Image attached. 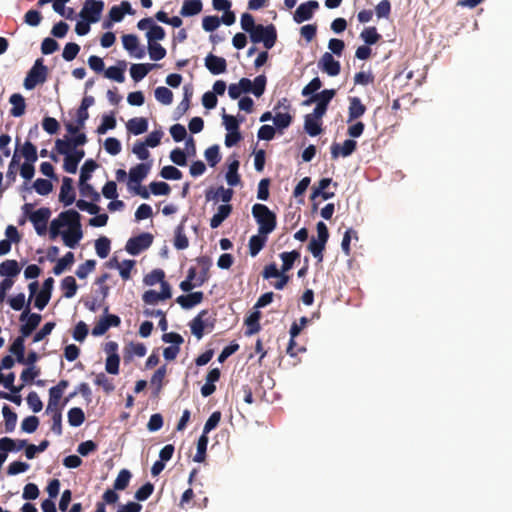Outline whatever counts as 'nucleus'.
<instances>
[{
    "label": "nucleus",
    "mask_w": 512,
    "mask_h": 512,
    "mask_svg": "<svg viewBox=\"0 0 512 512\" xmlns=\"http://www.w3.org/2000/svg\"><path fill=\"white\" fill-rule=\"evenodd\" d=\"M266 83L265 75H259L253 81L248 78H241L238 83L229 85L228 95L232 99H238L242 93H252L256 97H260L265 91Z\"/></svg>",
    "instance_id": "1"
},
{
    "label": "nucleus",
    "mask_w": 512,
    "mask_h": 512,
    "mask_svg": "<svg viewBox=\"0 0 512 512\" xmlns=\"http://www.w3.org/2000/svg\"><path fill=\"white\" fill-rule=\"evenodd\" d=\"M252 215L258 224V232L260 234L269 235L277 225L276 214L264 204H254L252 207Z\"/></svg>",
    "instance_id": "2"
},
{
    "label": "nucleus",
    "mask_w": 512,
    "mask_h": 512,
    "mask_svg": "<svg viewBox=\"0 0 512 512\" xmlns=\"http://www.w3.org/2000/svg\"><path fill=\"white\" fill-rule=\"evenodd\" d=\"M249 35L253 43L262 42L266 49H271L277 40V31L273 24L268 26L258 24Z\"/></svg>",
    "instance_id": "3"
},
{
    "label": "nucleus",
    "mask_w": 512,
    "mask_h": 512,
    "mask_svg": "<svg viewBox=\"0 0 512 512\" xmlns=\"http://www.w3.org/2000/svg\"><path fill=\"white\" fill-rule=\"evenodd\" d=\"M215 318L209 316L208 310L200 311L196 317L190 322V329L192 334L200 340L205 333L211 332L214 329Z\"/></svg>",
    "instance_id": "4"
},
{
    "label": "nucleus",
    "mask_w": 512,
    "mask_h": 512,
    "mask_svg": "<svg viewBox=\"0 0 512 512\" xmlns=\"http://www.w3.org/2000/svg\"><path fill=\"white\" fill-rule=\"evenodd\" d=\"M47 74L48 69L43 64V60L41 58L37 59L24 79V87L27 90L34 89L38 84H42L46 81Z\"/></svg>",
    "instance_id": "5"
},
{
    "label": "nucleus",
    "mask_w": 512,
    "mask_h": 512,
    "mask_svg": "<svg viewBox=\"0 0 512 512\" xmlns=\"http://www.w3.org/2000/svg\"><path fill=\"white\" fill-rule=\"evenodd\" d=\"M78 212L74 209H69L61 212L57 218L53 219L50 224L49 237L51 240L56 239L61 235V228L69 226L74 218L77 219Z\"/></svg>",
    "instance_id": "6"
},
{
    "label": "nucleus",
    "mask_w": 512,
    "mask_h": 512,
    "mask_svg": "<svg viewBox=\"0 0 512 512\" xmlns=\"http://www.w3.org/2000/svg\"><path fill=\"white\" fill-rule=\"evenodd\" d=\"M64 244L69 248H75L79 241L83 238L81 225V215L78 213L77 219L74 218L67 230L61 233Z\"/></svg>",
    "instance_id": "7"
},
{
    "label": "nucleus",
    "mask_w": 512,
    "mask_h": 512,
    "mask_svg": "<svg viewBox=\"0 0 512 512\" xmlns=\"http://www.w3.org/2000/svg\"><path fill=\"white\" fill-rule=\"evenodd\" d=\"M19 320L21 322H24L19 329L20 334L23 335V337L30 336L33 331L39 326L42 317L38 313H31L30 312V305L29 302L26 304L25 309L21 313Z\"/></svg>",
    "instance_id": "8"
},
{
    "label": "nucleus",
    "mask_w": 512,
    "mask_h": 512,
    "mask_svg": "<svg viewBox=\"0 0 512 512\" xmlns=\"http://www.w3.org/2000/svg\"><path fill=\"white\" fill-rule=\"evenodd\" d=\"M104 9V2L101 0H85L80 17L88 23H96L100 20Z\"/></svg>",
    "instance_id": "9"
},
{
    "label": "nucleus",
    "mask_w": 512,
    "mask_h": 512,
    "mask_svg": "<svg viewBox=\"0 0 512 512\" xmlns=\"http://www.w3.org/2000/svg\"><path fill=\"white\" fill-rule=\"evenodd\" d=\"M153 242V235L150 233H142L138 236L130 238L126 243V251L130 255H138L143 250L148 249Z\"/></svg>",
    "instance_id": "10"
},
{
    "label": "nucleus",
    "mask_w": 512,
    "mask_h": 512,
    "mask_svg": "<svg viewBox=\"0 0 512 512\" xmlns=\"http://www.w3.org/2000/svg\"><path fill=\"white\" fill-rule=\"evenodd\" d=\"M50 217L51 210L48 207H41L30 215L29 220L32 222L34 229L39 236L46 234L47 224Z\"/></svg>",
    "instance_id": "11"
},
{
    "label": "nucleus",
    "mask_w": 512,
    "mask_h": 512,
    "mask_svg": "<svg viewBox=\"0 0 512 512\" xmlns=\"http://www.w3.org/2000/svg\"><path fill=\"white\" fill-rule=\"evenodd\" d=\"M68 386L69 381L62 379L58 382L56 386H53L49 389V400L46 411L62 409V405H60V400Z\"/></svg>",
    "instance_id": "12"
},
{
    "label": "nucleus",
    "mask_w": 512,
    "mask_h": 512,
    "mask_svg": "<svg viewBox=\"0 0 512 512\" xmlns=\"http://www.w3.org/2000/svg\"><path fill=\"white\" fill-rule=\"evenodd\" d=\"M319 8V3L315 0H310L300 4L294 12L293 19L296 23L300 24L312 18L314 11Z\"/></svg>",
    "instance_id": "13"
},
{
    "label": "nucleus",
    "mask_w": 512,
    "mask_h": 512,
    "mask_svg": "<svg viewBox=\"0 0 512 512\" xmlns=\"http://www.w3.org/2000/svg\"><path fill=\"white\" fill-rule=\"evenodd\" d=\"M121 323L120 317L114 314H107L102 317L93 327L92 335L101 336L107 332L110 327H118Z\"/></svg>",
    "instance_id": "14"
},
{
    "label": "nucleus",
    "mask_w": 512,
    "mask_h": 512,
    "mask_svg": "<svg viewBox=\"0 0 512 512\" xmlns=\"http://www.w3.org/2000/svg\"><path fill=\"white\" fill-rule=\"evenodd\" d=\"M319 68L329 76H337L341 71L340 62L335 60L333 55L325 52L318 62Z\"/></svg>",
    "instance_id": "15"
},
{
    "label": "nucleus",
    "mask_w": 512,
    "mask_h": 512,
    "mask_svg": "<svg viewBox=\"0 0 512 512\" xmlns=\"http://www.w3.org/2000/svg\"><path fill=\"white\" fill-rule=\"evenodd\" d=\"M151 162L147 163H139L136 166L132 167L129 170V182L128 186L130 185H137L141 184V182L147 177L150 169H151Z\"/></svg>",
    "instance_id": "16"
},
{
    "label": "nucleus",
    "mask_w": 512,
    "mask_h": 512,
    "mask_svg": "<svg viewBox=\"0 0 512 512\" xmlns=\"http://www.w3.org/2000/svg\"><path fill=\"white\" fill-rule=\"evenodd\" d=\"M205 67L213 75H219L227 70V61L225 58L216 56L212 53L205 57Z\"/></svg>",
    "instance_id": "17"
},
{
    "label": "nucleus",
    "mask_w": 512,
    "mask_h": 512,
    "mask_svg": "<svg viewBox=\"0 0 512 512\" xmlns=\"http://www.w3.org/2000/svg\"><path fill=\"white\" fill-rule=\"evenodd\" d=\"M123 47L134 57L141 59L145 56L144 48L139 47L138 37L134 34L122 36Z\"/></svg>",
    "instance_id": "18"
},
{
    "label": "nucleus",
    "mask_w": 512,
    "mask_h": 512,
    "mask_svg": "<svg viewBox=\"0 0 512 512\" xmlns=\"http://www.w3.org/2000/svg\"><path fill=\"white\" fill-rule=\"evenodd\" d=\"M75 197L73 180L69 177H64L60 188L59 201L63 203L64 206H69L74 203Z\"/></svg>",
    "instance_id": "19"
},
{
    "label": "nucleus",
    "mask_w": 512,
    "mask_h": 512,
    "mask_svg": "<svg viewBox=\"0 0 512 512\" xmlns=\"http://www.w3.org/2000/svg\"><path fill=\"white\" fill-rule=\"evenodd\" d=\"M356 148L357 142L352 139L345 140L342 145L333 143L331 146L332 158L336 159L339 156L348 157L356 150Z\"/></svg>",
    "instance_id": "20"
},
{
    "label": "nucleus",
    "mask_w": 512,
    "mask_h": 512,
    "mask_svg": "<svg viewBox=\"0 0 512 512\" xmlns=\"http://www.w3.org/2000/svg\"><path fill=\"white\" fill-rule=\"evenodd\" d=\"M204 294L201 291L192 292L187 295H180L177 297L176 302L183 309H191L203 301Z\"/></svg>",
    "instance_id": "21"
},
{
    "label": "nucleus",
    "mask_w": 512,
    "mask_h": 512,
    "mask_svg": "<svg viewBox=\"0 0 512 512\" xmlns=\"http://www.w3.org/2000/svg\"><path fill=\"white\" fill-rule=\"evenodd\" d=\"M200 272L196 279V285L202 286L210 278L209 270L212 266V260L208 256H200L196 259Z\"/></svg>",
    "instance_id": "22"
},
{
    "label": "nucleus",
    "mask_w": 512,
    "mask_h": 512,
    "mask_svg": "<svg viewBox=\"0 0 512 512\" xmlns=\"http://www.w3.org/2000/svg\"><path fill=\"white\" fill-rule=\"evenodd\" d=\"M127 63L124 60H120L117 62L116 66H110L104 71V76L110 80L116 81L118 83H123L125 81L124 72L126 70Z\"/></svg>",
    "instance_id": "23"
},
{
    "label": "nucleus",
    "mask_w": 512,
    "mask_h": 512,
    "mask_svg": "<svg viewBox=\"0 0 512 512\" xmlns=\"http://www.w3.org/2000/svg\"><path fill=\"white\" fill-rule=\"evenodd\" d=\"M233 190L230 188H224L223 186L218 187L216 190L209 189L205 192V198L207 201H218L221 199L224 203L231 201L233 197Z\"/></svg>",
    "instance_id": "24"
},
{
    "label": "nucleus",
    "mask_w": 512,
    "mask_h": 512,
    "mask_svg": "<svg viewBox=\"0 0 512 512\" xmlns=\"http://www.w3.org/2000/svg\"><path fill=\"white\" fill-rule=\"evenodd\" d=\"M335 94L336 91L334 89H325L319 93L313 94L309 99L303 102V105L308 106L316 102L328 107V104L334 98Z\"/></svg>",
    "instance_id": "25"
},
{
    "label": "nucleus",
    "mask_w": 512,
    "mask_h": 512,
    "mask_svg": "<svg viewBox=\"0 0 512 512\" xmlns=\"http://www.w3.org/2000/svg\"><path fill=\"white\" fill-rule=\"evenodd\" d=\"M366 112V106L361 102L358 97H351L349 99L348 108V122L360 118Z\"/></svg>",
    "instance_id": "26"
},
{
    "label": "nucleus",
    "mask_w": 512,
    "mask_h": 512,
    "mask_svg": "<svg viewBox=\"0 0 512 512\" xmlns=\"http://www.w3.org/2000/svg\"><path fill=\"white\" fill-rule=\"evenodd\" d=\"M157 64L140 63L132 64L130 67V75L135 82L141 81Z\"/></svg>",
    "instance_id": "27"
},
{
    "label": "nucleus",
    "mask_w": 512,
    "mask_h": 512,
    "mask_svg": "<svg viewBox=\"0 0 512 512\" xmlns=\"http://www.w3.org/2000/svg\"><path fill=\"white\" fill-rule=\"evenodd\" d=\"M332 183L331 178H322L318 182V186L313 188L311 199H315L316 197H322L324 200H328L334 197L335 193L326 191V188Z\"/></svg>",
    "instance_id": "28"
},
{
    "label": "nucleus",
    "mask_w": 512,
    "mask_h": 512,
    "mask_svg": "<svg viewBox=\"0 0 512 512\" xmlns=\"http://www.w3.org/2000/svg\"><path fill=\"white\" fill-rule=\"evenodd\" d=\"M232 212V206L230 204H222L218 207L217 212L210 219L211 228L215 229L219 227L223 221L229 217Z\"/></svg>",
    "instance_id": "29"
},
{
    "label": "nucleus",
    "mask_w": 512,
    "mask_h": 512,
    "mask_svg": "<svg viewBox=\"0 0 512 512\" xmlns=\"http://www.w3.org/2000/svg\"><path fill=\"white\" fill-rule=\"evenodd\" d=\"M126 127L130 133L140 135L147 131L148 120L144 117H135L127 122Z\"/></svg>",
    "instance_id": "30"
},
{
    "label": "nucleus",
    "mask_w": 512,
    "mask_h": 512,
    "mask_svg": "<svg viewBox=\"0 0 512 512\" xmlns=\"http://www.w3.org/2000/svg\"><path fill=\"white\" fill-rule=\"evenodd\" d=\"M203 5L201 0H184L180 14L183 17H190L199 14Z\"/></svg>",
    "instance_id": "31"
},
{
    "label": "nucleus",
    "mask_w": 512,
    "mask_h": 512,
    "mask_svg": "<svg viewBox=\"0 0 512 512\" xmlns=\"http://www.w3.org/2000/svg\"><path fill=\"white\" fill-rule=\"evenodd\" d=\"M9 102L12 104V108L10 110V114L13 117H20L25 113V99L19 94L15 93L10 96Z\"/></svg>",
    "instance_id": "32"
},
{
    "label": "nucleus",
    "mask_w": 512,
    "mask_h": 512,
    "mask_svg": "<svg viewBox=\"0 0 512 512\" xmlns=\"http://www.w3.org/2000/svg\"><path fill=\"white\" fill-rule=\"evenodd\" d=\"M21 268L16 260L8 259L0 264V276L13 278L17 276Z\"/></svg>",
    "instance_id": "33"
},
{
    "label": "nucleus",
    "mask_w": 512,
    "mask_h": 512,
    "mask_svg": "<svg viewBox=\"0 0 512 512\" xmlns=\"http://www.w3.org/2000/svg\"><path fill=\"white\" fill-rule=\"evenodd\" d=\"M19 158L23 157L25 162L35 163L38 159L37 147L30 141H26L21 149H18Z\"/></svg>",
    "instance_id": "34"
},
{
    "label": "nucleus",
    "mask_w": 512,
    "mask_h": 512,
    "mask_svg": "<svg viewBox=\"0 0 512 512\" xmlns=\"http://www.w3.org/2000/svg\"><path fill=\"white\" fill-rule=\"evenodd\" d=\"M267 236L268 235L260 234L258 232L257 235H253L250 237L248 246L249 253L252 257L258 255V253L263 249L267 241Z\"/></svg>",
    "instance_id": "35"
},
{
    "label": "nucleus",
    "mask_w": 512,
    "mask_h": 512,
    "mask_svg": "<svg viewBox=\"0 0 512 512\" xmlns=\"http://www.w3.org/2000/svg\"><path fill=\"white\" fill-rule=\"evenodd\" d=\"M26 440H14L9 437H3L0 439V451L2 452H11L14 450H21L22 448H26L27 446Z\"/></svg>",
    "instance_id": "36"
},
{
    "label": "nucleus",
    "mask_w": 512,
    "mask_h": 512,
    "mask_svg": "<svg viewBox=\"0 0 512 512\" xmlns=\"http://www.w3.org/2000/svg\"><path fill=\"white\" fill-rule=\"evenodd\" d=\"M25 338L22 334L14 339L12 344L9 346V352L16 356L17 362H22L24 360L25 354Z\"/></svg>",
    "instance_id": "37"
},
{
    "label": "nucleus",
    "mask_w": 512,
    "mask_h": 512,
    "mask_svg": "<svg viewBox=\"0 0 512 512\" xmlns=\"http://www.w3.org/2000/svg\"><path fill=\"white\" fill-rule=\"evenodd\" d=\"M184 221L175 229L174 247L178 250H184L189 246V240L184 232Z\"/></svg>",
    "instance_id": "38"
},
{
    "label": "nucleus",
    "mask_w": 512,
    "mask_h": 512,
    "mask_svg": "<svg viewBox=\"0 0 512 512\" xmlns=\"http://www.w3.org/2000/svg\"><path fill=\"white\" fill-rule=\"evenodd\" d=\"M321 125H322L321 120L314 119L309 115L305 116L304 130L308 135H310L312 137L319 135L322 132Z\"/></svg>",
    "instance_id": "39"
},
{
    "label": "nucleus",
    "mask_w": 512,
    "mask_h": 512,
    "mask_svg": "<svg viewBox=\"0 0 512 512\" xmlns=\"http://www.w3.org/2000/svg\"><path fill=\"white\" fill-rule=\"evenodd\" d=\"M260 318L261 313L259 311H255L245 319V325L247 326V330L245 332L246 335L250 336L260 331Z\"/></svg>",
    "instance_id": "40"
},
{
    "label": "nucleus",
    "mask_w": 512,
    "mask_h": 512,
    "mask_svg": "<svg viewBox=\"0 0 512 512\" xmlns=\"http://www.w3.org/2000/svg\"><path fill=\"white\" fill-rule=\"evenodd\" d=\"M280 258L283 262L281 272L287 273L292 269L294 262L300 258V253L297 250H293L291 252H282L280 254Z\"/></svg>",
    "instance_id": "41"
},
{
    "label": "nucleus",
    "mask_w": 512,
    "mask_h": 512,
    "mask_svg": "<svg viewBox=\"0 0 512 512\" xmlns=\"http://www.w3.org/2000/svg\"><path fill=\"white\" fill-rule=\"evenodd\" d=\"M78 285L73 276H66L61 281V289L65 298H72L77 292Z\"/></svg>",
    "instance_id": "42"
},
{
    "label": "nucleus",
    "mask_w": 512,
    "mask_h": 512,
    "mask_svg": "<svg viewBox=\"0 0 512 512\" xmlns=\"http://www.w3.org/2000/svg\"><path fill=\"white\" fill-rule=\"evenodd\" d=\"M2 414L5 420V431L8 433L14 431L17 422V414L13 412L8 405L3 406Z\"/></svg>",
    "instance_id": "43"
},
{
    "label": "nucleus",
    "mask_w": 512,
    "mask_h": 512,
    "mask_svg": "<svg viewBox=\"0 0 512 512\" xmlns=\"http://www.w3.org/2000/svg\"><path fill=\"white\" fill-rule=\"evenodd\" d=\"M74 263V254L72 252H67L61 259H59L56 265L53 267V273L55 275H60Z\"/></svg>",
    "instance_id": "44"
},
{
    "label": "nucleus",
    "mask_w": 512,
    "mask_h": 512,
    "mask_svg": "<svg viewBox=\"0 0 512 512\" xmlns=\"http://www.w3.org/2000/svg\"><path fill=\"white\" fill-rule=\"evenodd\" d=\"M361 39L367 45L376 44L380 39L381 35L377 32L376 27H366L360 34Z\"/></svg>",
    "instance_id": "45"
},
{
    "label": "nucleus",
    "mask_w": 512,
    "mask_h": 512,
    "mask_svg": "<svg viewBox=\"0 0 512 512\" xmlns=\"http://www.w3.org/2000/svg\"><path fill=\"white\" fill-rule=\"evenodd\" d=\"M85 421V414L79 407H73L68 411V422L73 427H78Z\"/></svg>",
    "instance_id": "46"
},
{
    "label": "nucleus",
    "mask_w": 512,
    "mask_h": 512,
    "mask_svg": "<svg viewBox=\"0 0 512 512\" xmlns=\"http://www.w3.org/2000/svg\"><path fill=\"white\" fill-rule=\"evenodd\" d=\"M112 262H115L116 266L120 269L119 270L120 276L122 277L123 280L130 279V277H131V270H132V268L135 265V261L134 260H124L122 265H120L118 263L117 259L113 258L110 261V263H109L110 266H112Z\"/></svg>",
    "instance_id": "47"
},
{
    "label": "nucleus",
    "mask_w": 512,
    "mask_h": 512,
    "mask_svg": "<svg viewBox=\"0 0 512 512\" xmlns=\"http://www.w3.org/2000/svg\"><path fill=\"white\" fill-rule=\"evenodd\" d=\"M110 245H111V242L107 237L102 236V237L98 238L95 241V250H96L97 255L102 259L106 258L110 252V248H111Z\"/></svg>",
    "instance_id": "48"
},
{
    "label": "nucleus",
    "mask_w": 512,
    "mask_h": 512,
    "mask_svg": "<svg viewBox=\"0 0 512 512\" xmlns=\"http://www.w3.org/2000/svg\"><path fill=\"white\" fill-rule=\"evenodd\" d=\"M62 409H56L52 411H46L47 413L51 414V430L56 435L62 434Z\"/></svg>",
    "instance_id": "49"
},
{
    "label": "nucleus",
    "mask_w": 512,
    "mask_h": 512,
    "mask_svg": "<svg viewBox=\"0 0 512 512\" xmlns=\"http://www.w3.org/2000/svg\"><path fill=\"white\" fill-rule=\"evenodd\" d=\"M155 98L164 105H170L173 101V93L167 87L160 86L155 89Z\"/></svg>",
    "instance_id": "50"
},
{
    "label": "nucleus",
    "mask_w": 512,
    "mask_h": 512,
    "mask_svg": "<svg viewBox=\"0 0 512 512\" xmlns=\"http://www.w3.org/2000/svg\"><path fill=\"white\" fill-rule=\"evenodd\" d=\"M326 244L316 240L314 237L310 240L308 245V250L312 253V255L318 260V262L323 261V251L325 250Z\"/></svg>",
    "instance_id": "51"
},
{
    "label": "nucleus",
    "mask_w": 512,
    "mask_h": 512,
    "mask_svg": "<svg viewBox=\"0 0 512 512\" xmlns=\"http://www.w3.org/2000/svg\"><path fill=\"white\" fill-rule=\"evenodd\" d=\"M208 444V437L206 435H201L197 442V452L193 458L195 462L201 463L205 460L206 450Z\"/></svg>",
    "instance_id": "52"
},
{
    "label": "nucleus",
    "mask_w": 512,
    "mask_h": 512,
    "mask_svg": "<svg viewBox=\"0 0 512 512\" xmlns=\"http://www.w3.org/2000/svg\"><path fill=\"white\" fill-rule=\"evenodd\" d=\"M79 191L83 197H90L93 202L100 201V194L94 189V187L87 182L79 181Z\"/></svg>",
    "instance_id": "53"
},
{
    "label": "nucleus",
    "mask_w": 512,
    "mask_h": 512,
    "mask_svg": "<svg viewBox=\"0 0 512 512\" xmlns=\"http://www.w3.org/2000/svg\"><path fill=\"white\" fill-rule=\"evenodd\" d=\"M116 127L115 115L112 112L108 115H103L101 124L97 127L98 134H105L108 130Z\"/></svg>",
    "instance_id": "54"
},
{
    "label": "nucleus",
    "mask_w": 512,
    "mask_h": 512,
    "mask_svg": "<svg viewBox=\"0 0 512 512\" xmlns=\"http://www.w3.org/2000/svg\"><path fill=\"white\" fill-rule=\"evenodd\" d=\"M204 156H205L208 164L211 167L216 166L220 162V160H221V156H220V152H219V146L218 145L210 146L209 148H207L205 150Z\"/></svg>",
    "instance_id": "55"
},
{
    "label": "nucleus",
    "mask_w": 512,
    "mask_h": 512,
    "mask_svg": "<svg viewBox=\"0 0 512 512\" xmlns=\"http://www.w3.org/2000/svg\"><path fill=\"white\" fill-rule=\"evenodd\" d=\"M165 35L166 33L163 27L156 24L151 26V28L146 33L148 43H158L157 41L163 40Z\"/></svg>",
    "instance_id": "56"
},
{
    "label": "nucleus",
    "mask_w": 512,
    "mask_h": 512,
    "mask_svg": "<svg viewBox=\"0 0 512 512\" xmlns=\"http://www.w3.org/2000/svg\"><path fill=\"white\" fill-rule=\"evenodd\" d=\"M33 188L39 195L45 196L52 191L53 185L52 182L48 179L38 178L33 183Z\"/></svg>",
    "instance_id": "57"
},
{
    "label": "nucleus",
    "mask_w": 512,
    "mask_h": 512,
    "mask_svg": "<svg viewBox=\"0 0 512 512\" xmlns=\"http://www.w3.org/2000/svg\"><path fill=\"white\" fill-rule=\"evenodd\" d=\"M96 267V261L93 259L86 260L84 263L80 264L76 269V276L79 279H85L89 273L94 271Z\"/></svg>",
    "instance_id": "58"
},
{
    "label": "nucleus",
    "mask_w": 512,
    "mask_h": 512,
    "mask_svg": "<svg viewBox=\"0 0 512 512\" xmlns=\"http://www.w3.org/2000/svg\"><path fill=\"white\" fill-rule=\"evenodd\" d=\"M131 478V473L127 469H122L118 475L117 478L114 481V489L115 490H124L127 488L129 481Z\"/></svg>",
    "instance_id": "59"
},
{
    "label": "nucleus",
    "mask_w": 512,
    "mask_h": 512,
    "mask_svg": "<svg viewBox=\"0 0 512 512\" xmlns=\"http://www.w3.org/2000/svg\"><path fill=\"white\" fill-rule=\"evenodd\" d=\"M148 53L152 60L159 61L166 56V49L159 43H148Z\"/></svg>",
    "instance_id": "60"
},
{
    "label": "nucleus",
    "mask_w": 512,
    "mask_h": 512,
    "mask_svg": "<svg viewBox=\"0 0 512 512\" xmlns=\"http://www.w3.org/2000/svg\"><path fill=\"white\" fill-rule=\"evenodd\" d=\"M164 278L165 273L162 269H154L153 271L145 275L143 281L146 285L152 286L155 285L156 283L161 284L162 281H164Z\"/></svg>",
    "instance_id": "61"
},
{
    "label": "nucleus",
    "mask_w": 512,
    "mask_h": 512,
    "mask_svg": "<svg viewBox=\"0 0 512 512\" xmlns=\"http://www.w3.org/2000/svg\"><path fill=\"white\" fill-rule=\"evenodd\" d=\"M74 146H72V142L70 140V138H66V139H57L55 141V150L57 151L58 154H61V155H64V156H67V155H70L72 150H74Z\"/></svg>",
    "instance_id": "62"
},
{
    "label": "nucleus",
    "mask_w": 512,
    "mask_h": 512,
    "mask_svg": "<svg viewBox=\"0 0 512 512\" xmlns=\"http://www.w3.org/2000/svg\"><path fill=\"white\" fill-rule=\"evenodd\" d=\"M97 166V163L93 159L86 160L81 167L80 182H87L91 178V174Z\"/></svg>",
    "instance_id": "63"
},
{
    "label": "nucleus",
    "mask_w": 512,
    "mask_h": 512,
    "mask_svg": "<svg viewBox=\"0 0 512 512\" xmlns=\"http://www.w3.org/2000/svg\"><path fill=\"white\" fill-rule=\"evenodd\" d=\"M80 51V46L77 43L69 42L65 45L62 57L65 61L74 60Z\"/></svg>",
    "instance_id": "64"
}]
</instances>
